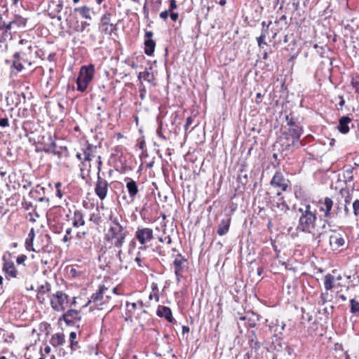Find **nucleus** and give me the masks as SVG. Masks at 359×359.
I'll return each mask as SVG.
<instances>
[{"label":"nucleus","mask_w":359,"mask_h":359,"mask_svg":"<svg viewBox=\"0 0 359 359\" xmlns=\"http://www.w3.org/2000/svg\"><path fill=\"white\" fill-rule=\"evenodd\" d=\"M270 184L273 187L278 188L282 191H286L289 187L290 181L283 176L281 172L277 171L272 177Z\"/></svg>","instance_id":"nucleus-10"},{"label":"nucleus","mask_w":359,"mask_h":359,"mask_svg":"<svg viewBox=\"0 0 359 359\" xmlns=\"http://www.w3.org/2000/svg\"><path fill=\"white\" fill-rule=\"evenodd\" d=\"M271 24V21H270L268 24H267V26H266V27H264V29H262V33H261V35L260 36H264V38L266 37V36L269 34V27Z\"/></svg>","instance_id":"nucleus-49"},{"label":"nucleus","mask_w":359,"mask_h":359,"mask_svg":"<svg viewBox=\"0 0 359 359\" xmlns=\"http://www.w3.org/2000/svg\"><path fill=\"white\" fill-rule=\"evenodd\" d=\"M142 10H143V13H144L145 18H149V8H148L147 1H145Z\"/></svg>","instance_id":"nucleus-52"},{"label":"nucleus","mask_w":359,"mask_h":359,"mask_svg":"<svg viewBox=\"0 0 359 359\" xmlns=\"http://www.w3.org/2000/svg\"><path fill=\"white\" fill-rule=\"evenodd\" d=\"M302 129L299 126L290 127L288 128V132L286 133V138L291 141L292 145L298 144L300 136L302 135Z\"/></svg>","instance_id":"nucleus-14"},{"label":"nucleus","mask_w":359,"mask_h":359,"mask_svg":"<svg viewBox=\"0 0 359 359\" xmlns=\"http://www.w3.org/2000/svg\"><path fill=\"white\" fill-rule=\"evenodd\" d=\"M240 320L245 321L246 326L254 327L256 326L257 321L259 320V316L255 313H248L244 316H241L239 318Z\"/></svg>","instance_id":"nucleus-20"},{"label":"nucleus","mask_w":359,"mask_h":359,"mask_svg":"<svg viewBox=\"0 0 359 359\" xmlns=\"http://www.w3.org/2000/svg\"><path fill=\"white\" fill-rule=\"evenodd\" d=\"M351 85L354 89L355 93L359 95V74L352 76Z\"/></svg>","instance_id":"nucleus-36"},{"label":"nucleus","mask_w":359,"mask_h":359,"mask_svg":"<svg viewBox=\"0 0 359 359\" xmlns=\"http://www.w3.org/2000/svg\"><path fill=\"white\" fill-rule=\"evenodd\" d=\"M334 278L332 275L331 274H327L325 276V278H324V285H325V289L327 291V290H330L333 286H334Z\"/></svg>","instance_id":"nucleus-30"},{"label":"nucleus","mask_w":359,"mask_h":359,"mask_svg":"<svg viewBox=\"0 0 359 359\" xmlns=\"http://www.w3.org/2000/svg\"><path fill=\"white\" fill-rule=\"evenodd\" d=\"M135 238L138 241L141 246L140 250H145L147 244L150 243L154 238V231L149 227L138 226L135 233Z\"/></svg>","instance_id":"nucleus-5"},{"label":"nucleus","mask_w":359,"mask_h":359,"mask_svg":"<svg viewBox=\"0 0 359 359\" xmlns=\"http://www.w3.org/2000/svg\"><path fill=\"white\" fill-rule=\"evenodd\" d=\"M170 11L169 10L163 11L160 13V18L163 20H166L168 18V16L170 15Z\"/></svg>","instance_id":"nucleus-56"},{"label":"nucleus","mask_w":359,"mask_h":359,"mask_svg":"<svg viewBox=\"0 0 359 359\" xmlns=\"http://www.w3.org/2000/svg\"><path fill=\"white\" fill-rule=\"evenodd\" d=\"M156 315L161 318H165L169 323H175L176 320L172 317L171 309L165 306H158Z\"/></svg>","instance_id":"nucleus-17"},{"label":"nucleus","mask_w":359,"mask_h":359,"mask_svg":"<svg viewBox=\"0 0 359 359\" xmlns=\"http://www.w3.org/2000/svg\"><path fill=\"white\" fill-rule=\"evenodd\" d=\"M177 7V4H176V1L175 0H171L170 3V8H169L168 10L171 12L174 9H176Z\"/></svg>","instance_id":"nucleus-57"},{"label":"nucleus","mask_w":359,"mask_h":359,"mask_svg":"<svg viewBox=\"0 0 359 359\" xmlns=\"http://www.w3.org/2000/svg\"><path fill=\"white\" fill-rule=\"evenodd\" d=\"M273 207L278 208L283 213H286L289 210V206L283 198H278L276 204L273 205Z\"/></svg>","instance_id":"nucleus-29"},{"label":"nucleus","mask_w":359,"mask_h":359,"mask_svg":"<svg viewBox=\"0 0 359 359\" xmlns=\"http://www.w3.org/2000/svg\"><path fill=\"white\" fill-rule=\"evenodd\" d=\"M55 147V143L54 142H52L50 146L47 149L45 148L44 151L48 153L53 152Z\"/></svg>","instance_id":"nucleus-60"},{"label":"nucleus","mask_w":359,"mask_h":359,"mask_svg":"<svg viewBox=\"0 0 359 359\" xmlns=\"http://www.w3.org/2000/svg\"><path fill=\"white\" fill-rule=\"evenodd\" d=\"M89 220L97 225L100 224L102 222L99 213H92L90 216Z\"/></svg>","instance_id":"nucleus-38"},{"label":"nucleus","mask_w":359,"mask_h":359,"mask_svg":"<svg viewBox=\"0 0 359 359\" xmlns=\"http://www.w3.org/2000/svg\"><path fill=\"white\" fill-rule=\"evenodd\" d=\"M351 312L354 315H359V302L355 299H351Z\"/></svg>","instance_id":"nucleus-37"},{"label":"nucleus","mask_w":359,"mask_h":359,"mask_svg":"<svg viewBox=\"0 0 359 359\" xmlns=\"http://www.w3.org/2000/svg\"><path fill=\"white\" fill-rule=\"evenodd\" d=\"M231 224V217L227 216L226 218L221 220L220 223L218 225L217 233L219 236H224L226 234L229 230V226Z\"/></svg>","instance_id":"nucleus-21"},{"label":"nucleus","mask_w":359,"mask_h":359,"mask_svg":"<svg viewBox=\"0 0 359 359\" xmlns=\"http://www.w3.org/2000/svg\"><path fill=\"white\" fill-rule=\"evenodd\" d=\"M301 215L299 218L297 230L302 232L313 233L316 228L317 215L316 210H312L310 204H305L298 209Z\"/></svg>","instance_id":"nucleus-2"},{"label":"nucleus","mask_w":359,"mask_h":359,"mask_svg":"<svg viewBox=\"0 0 359 359\" xmlns=\"http://www.w3.org/2000/svg\"><path fill=\"white\" fill-rule=\"evenodd\" d=\"M109 220L110 222L109 227L104 234V238L114 248H122L128 235L127 226L121 224L122 217L115 215L112 211L110 212Z\"/></svg>","instance_id":"nucleus-1"},{"label":"nucleus","mask_w":359,"mask_h":359,"mask_svg":"<svg viewBox=\"0 0 359 359\" xmlns=\"http://www.w3.org/2000/svg\"><path fill=\"white\" fill-rule=\"evenodd\" d=\"M102 164V163L101 161V157H100V156H99L97 157V173H99L100 175Z\"/></svg>","instance_id":"nucleus-61"},{"label":"nucleus","mask_w":359,"mask_h":359,"mask_svg":"<svg viewBox=\"0 0 359 359\" xmlns=\"http://www.w3.org/2000/svg\"><path fill=\"white\" fill-rule=\"evenodd\" d=\"M249 345L251 348L255 350H257L260 348V343L257 339L255 331L251 332V336L249 340Z\"/></svg>","instance_id":"nucleus-31"},{"label":"nucleus","mask_w":359,"mask_h":359,"mask_svg":"<svg viewBox=\"0 0 359 359\" xmlns=\"http://www.w3.org/2000/svg\"><path fill=\"white\" fill-rule=\"evenodd\" d=\"M285 323L278 319L272 320L269 324V327L271 332L274 333L275 337L281 335L285 330Z\"/></svg>","instance_id":"nucleus-16"},{"label":"nucleus","mask_w":359,"mask_h":359,"mask_svg":"<svg viewBox=\"0 0 359 359\" xmlns=\"http://www.w3.org/2000/svg\"><path fill=\"white\" fill-rule=\"evenodd\" d=\"M114 251L116 252V257H117V259H118L120 263H122L123 262V257H122L123 250H122V248H114Z\"/></svg>","instance_id":"nucleus-45"},{"label":"nucleus","mask_w":359,"mask_h":359,"mask_svg":"<svg viewBox=\"0 0 359 359\" xmlns=\"http://www.w3.org/2000/svg\"><path fill=\"white\" fill-rule=\"evenodd\" d=\"M125 181L126 182V187L128 190L130 201L133 202L139 193L138 186L136 182L131 178H126Z\"/></svg>","instance_id":"nucleus-15"},{"label":"nucleus","mask_w":359,"mask_h":359,"mask_svg":"<svg viewBox=\"0 0 359 359\" xmlns=\"http://www.w3.org/2000/svg\"><path fill=\"white\" fill-rule=\"evenodd\" d=\"M127 314L129 316H132L135 314V311L137 309L142 310V312L145 313V310L142 309L144 306L143 302L142 300H139L137 302H127L126 304Z\"/></svg>","instance_id":"nucleus-19"},{"label":"nucleus","mask_w":359,"mask_h":359,"mask_svg":"<svg viewBox=\"0 0 359 359\" xmlns=\"http://www.w3.org/2000/svg\"><path fill=\"white\" fill-rule=\"evenodd\" d=\"M69 297L62 291H57L50 297L52 309L57 312L64 311L69 305Z\"/></svg>","instance_id":"nucleus-6"},{"label":"nucleus","mask_w":359,"mask_h":359,"mask_svg":"<svg viewBox=\"0 0 359 359\" xmlns=\"http://www.w3.org/2000/svg\"><path fill=\"white\" fill-rule=\"evenodd\" d=\"M13 67H14L18 72H20L23 69V65L20 60H13Z\"/></svg>","instance_id":"nucleus-41"},{"label":"nucleus","mask_w":359,"mask_h":359,"mask_svg":"<svg viewBox=\"0 0 359 359\" xmlns=\"http://www.w3.org/2000/svg\"><path fill=\"white\" fill-rule=\"evenodd\" d=\"M26 259H27V256L25 255H21L17 257L16 262L18 264H22L25 262V261Z\"/></svg>","instance_id":"nucleus-53"},{"label":"nucleus","mask_w":359,"mask_h":359,"mask_svg":"<svg viewBox=\"0 0 359 359\" xmlns=\"http://www.w3.org/2000/svg\"><path fill=\"white\" fill-rule=\"evenodd\" d=\"M187 262V259L182 255V254H177L174 262L173 266L175 269V274L176 276L177 282L180 283L182 278V273L184 269V263Z\"/></svg>","instance_id":"nucleus-12"},{"label":"nucleus","mask_w":359,"mask_h":359,"mask_svg":"<svg viewBox=\"0 0 359 359\" xmlns=\"http://www.w3.org/2000/svg\"><path fill=\"white\" fill-rule=\"evenodd\" d=\"M150 70H151V68H150L149 69L146 68L144 72H140L137 76L138 79L141 80L142 79H143L144 81L153 83L154 81V76L153 73L151 72Z\"/></svg>","instance_id":"nucleus-25"},{"label":"nucleus","mask_w":359,"mask_h":359,"mask_svg":"<svg viewBox=\"0 0 359 359\" xmlns=\"http://www.w3.org/2000/svg\"><path fill=\"white\" fill-rule=\"evenodd\" d=\"M113 14L110 12H107L103 14L100 18L99 23V31L104 35H111V33L117 31V23L111 22Z\"/></svg>","instance_id":"nucleus-7"},{"label":"nucleus","mask_w":359,"mask_h":359,"mask_svg":"<svg viewBox=\"0 0 359 359\" xmlns=\"http://www.w3.org/2000/svg\"><path fill=\"white\" fill-rule=\"evenodd\" d=\"M353 213H354L355 216H358L359 215V200L358 199H356L353 203Z\"/></svg>","instance_id":"nucleus-44"},{"label":"nucleus","mask_w":359,"mask_h":359,"mask_svg":"<svg viewBox=\"0 0 359 359\" xmlns=\"http://www.w3.org/2000/svg\"><path fill=\"white\" fill-rule=\"evenodd\" d=\"M72 233V228H68L66 229L65 235L64 236L62 241L63 242L66 243L71 240L72 237L69 236V235Z\"/></svg>","instance_id":"nucleus-48"},{"label":"nucleus","mask_w":359,"mask_h":359,"mask_svg":"<svg viewBox=\"0 0 359 359\" xmlns=\"http://www.w3.org/2000/svg\"><path fill=\"white\" fill-rule=\"evenodd\" d=\"M109 183L106 180L101 177L100 175L97 173V182L95 183V193L98 198L103 201L107 196Z\"/></svg>","instance_id":"nucleus-9"},{"label":"nucleus","mask_w":359,"mask_h":359,"mask_svg":"<svg viewBox=\"0 0 359 359\" xmlns=\"http://www.w3.org/2000/svg\"><path fill=\"white\" fill-rule=\"evenodd\" d=\"M317 206L319 210L323 212V217L326 221L332 215H337L340 209L339 205H336L335 208L332 211L334 202L330 197H325L319 199L317 203Z\"/></svg>","instance_id":"nucleus-4"},{"label":"nucleus","mask_w":359,"mask_h":359,"mask_svg":"<svg viewBox=\"0 0 359 359\" xmlns=\"http://www.w3.org/2000/svg\"><path fill=\"white\" fill-rule=\"evenodd\" d=\"M81 319L80 311L75 309H69L62 314L59 320H64L67 325H74L76 321Z\"/></svg>","instance_id":"nucleus-11"},{"label":"nucleus","mask_w":359,"mask_h":359,"mask_svg":"<svg viewBox=\"0 0 359 359\" xmlns=\"http://www.w3.org/2000/svg\"><path fill=\"white\" fill-rule=\"evenodd\" d=\"M265 39L266 38H264V36H259L257 38V44L259 48H262L264 45H266Z\"/></svg>","instance_id":"nucleus-50"},{"label":"nucleus","mask_w":359,"mask_h":359,"mask_svg":"<svg viewBox=\"0 0 359 359\" xmlns=\"http://www.w3.org/2000/svg\"><path fill=\"white\" fill-rule=\"evenodd\" d=\"M94 149V147L92 144H88L86 149L83 150V161H90L92 160V150Z\"/></svg>","instance_id":"nucleus-33"},{"label":"nucleus","mask_w":359,"mask_h":359,"mask_svg":"<svg viewBox=\"0 0 359 359\" xmlns=\"http://www.w3.org/2000/svg\"><path fill=\"white\" fill-rule=\"evenodd\" d=\"M22 206L23 208H25L27 210L34 209V208L32 203L31 201H27L25 198L22 200Z\"/></svg>","instance_id":"nucleus-40"},{"label":"nucleus","mask_w":359,"mask_h":359,"mask_svg":"<svg viewBox=\"0 0 359 359\" xmlns=\"http://www.w3.org/2000/svg\"><path fill=\"white\" fill-rule=\"evenodd\" d=\"M75 12H79L86 19H90V8L87 6H82L74 8Z\"/></svg>","instance_id":"nucleus-35"},{"label":"nucleus","mask_w":359,"mask_h":359,"mask_svg":"<svg viewBox=\"0 0 359 359\" xmlns=\"http://www.w3.org/2000/svg\"><path fill=\"white\" fill-rule=\"evenodd\" d=\"M50 342L54 347L63 345L65 342L64 334L56 333L53 334L50 338Z\"/></svg>","instance_id":"nucleus-24"},{"label":"nucleus","mask_w":359,"mask_h":359,"mask_svg":"<svg viewBox=\"0 0 359 359\" xmlns=\"http://www.w3.org/2000/svg\"><path fill=\"white\" fill-rule=\"evenodd\" d=\"M50 290V285L46 283L44 285H41L40 288V291L42 292H49Z\"/></svg>","instance_id":"nucleus-55"},{"label":"nucleus","mask_w":359,"mask_h":359,"mask_svg":"<svg viewBox=\"0 0 359 359\" xmlns=\"http://www.w3.org/2000/svg\"><path fill=\"white\" fill-rule=\"evenodd\" d=\"M9 126L8 119L6 117L0 118V126L5 128Z\"/></svg>","instance_id":"nucleus-54"},{"label":"nucleus","mask_w":359,"mask_h":359,"mask_svg":"<svg viewBox=\"0 0 359 359\" xmlns=\"http://www.w3.org/2000/svg\"><path fill=\"white\" fill-rule=\"evenodd\" d=\"M162 0H151V8L154 12H157L161 5Z\"/></svg>","instance_id":"nucleus-39"},{"label":"nucleus","mask_w":359,"mask_h":359,"mask_svg":"<svg viewBox=\"0 0 359 359\" xmlns=\"http://www.w3.org/2000/svg\"><path fill=\"white\" fill-rule=\"evenodd\" d=\"M85 224V220L83 218V214L81 210H75L73 217L72 225L74 227H79Z\"/></svg>","instance_id":"nucleus-23"},{"label":"nucleus","mask_w":359,"mask_h":359,"mask_svg":"<svg viewBox=\"0 0 359 359\" xmlns=\"http://www.w3.org/2000/svg\"><path fill=\"white\" fill-rule=\"evenodd\" d=\"M170 18L172 21H177L178 20V18H179V15L177 13H175L173 11H171L170 13Z\"/></svg>","instance_id":"nucleus-58"},{"label":"nucleus","mask_w":359,"mask_h":359,"mask_svg":"<svg viewBox=\"0 0 359 359\" xmlns=\"http://www.w3.org/2000/svg\"><path fill=\"white\" fill-rule=\"evenodd\" d=\"M351 119L348 116H343L339 119V123L338 126L339 130L343 133L346 134L349 131L348 123H351Z\"/></svg>","instance_id":"nucleus-22"},{"label":"nucleus","mask_w":359,"mask_h":359,"mask_svg":"<svg viewBox=\"0 0 359 359\" xmlns=\"http://www.w3.org/2000/svg\"><path fill=\"white\" fill-rule=\"evenodd\" d=\"M344 244L345 240L341 233L334 232V233L330 236V245L333 250H337L340 247L344 246Z\"/></svg>","instance_id":"nucleus-18"},{"label":"nucleus","mask_w":359,"mask_h":359,"mask_svg":"<svg viewBox=\"0 0 359 359\" xmlns=\"http://www.w3.org/2000/svg\"><path fill=\"white\" fill-rule=\"evenodd\" d=\"M76 337V333L75 332H72L69 334V340L71 342H73Z\"/></svg>","instance_id":"nucleus-62"},{"label":"nucleus","mask_w":359,"mask_h":359,"mask_svg":"<svg viewBox=\"0 0 359 359\" xmlns=\"http://www.w3.org/2000/svg\"><path fill=\"white\" fill-rule=\"evenodd\" d=\"M3 271L5 273L6 278L10 280L11 278H18L19 273L15 268V264L13 260L8 259L6 255L3 256Z\"/></svg>","instance_id":"nucleus-8"},{"label":"nucleus","mask_w":359,"mask_h":359,"mask_svg":"<svg viewBox=\"0 0 359 359\" xmlns=\"http://www.w3.org/2000/svg\"><path fill=\"white\" fill-rule=\"evenodd\" d=\"M153 36V32H151V31H147L145 33V37H146V39H152Z\"/></svg>","instance_id":"nucleus-64"},{"label":"nucleus","mask_w":359,"mask_h":359,"mask_svg":"<svg viewBox=\"0 0 359 359\" xmlns=\"http://www.w3.org/2000/svg\"><path fill=\"white\" fill-rule=\"evenodd\" d=\"M35 237V231L34 229L32 228L29 233L28 236L25 240V248L29 251H35L34 248H33V241Z\"/></svg>","instance_id":"nucleus-26"},{"label":"nucleus","mask_w":359,"mask_h":359,"mask_svg":"<svg viewBox=\"0 0 359 359\" xmlns=\"http://www.w3.org/2000/svg\"><path fill=\"white\" fill-rule=\"evenodd\" d=\"M83 154H82L81 153H77L76 155V158L79 160L81 161V168H80L81 169V175L83 179H85V177L83 175V167L84 166V161H83Z\"/></svg>","instance_id":"nucleus-42"},{"label":"nucleus","mask_w":359,"mask_h":359,"mask_svg":"<svg viewBox=\"0 0 359 359\" xmlns=\"http://www.w3.org/2000/svg\"><path fill=\"white\" fill-rule=\"evenodd\" d=\"M135 261L137 263L138 266L140 267H143L145 264H142V259L141 257V253L140 252H137V257H135Z\"/></svg>","instance_id":"nucleus-51"},{"label":"nucleus","mask_w":359,"mask_h":359,"mask_svg":"<svg viewBox=\"0 0 359 359\" xmlns=\"http://www.w3.org/2000/svg\"><path fill=\"white\" fill-rule=\"evenodd\" d=\"M95 74V65L82 66L76 79L77 90L84 92L92 81Z\"/></svg>","instance_id":"nucleus-3"},{"label":"nucleus","mask_w":359,"mask_h":359,"mask_svg":"<svg viewBox=\"0 0 359 359\" xmlns=\"http://www.w3.org/2000/svg\"><path fill=\"white\" fill-rule=\"evenodd\" d=\"M285 118H286V121H287V124L289 126V128L294 127V126H297L295 123V121H294L293 118L290 117L289 115H287Z\"/></svg>","instance_id":"nucleus-46"},{"label":"nucleus","mask_w":359,"mask_h":359,"mask_svg":"<svg viewBox=\"0 0 359 359\" xmlns=\"http://www.w3.org/2000/svg\"><path fill=\"white\" fill-rule=\"evenodd\" d=\"M144 53L147 55H151L155 50L156 43L152 39H146L144 41Z\"/></svg>","instance_id":"nucleus-28"},{"label":"nucleus","mask_w":359,"mask_h":359,"mask_svg":"<svg viewBox=\"0 0 359 359\" xmlns=\"http://www.w3.org/2000/svg\"><path fill=\"white\" fill-rule=\"evenodd\" d=\"M14 25V23H12V21L9 23L5 25L3 27L0 28V32H7L8 31L11 30L12 26Z\"/></svg>","instance_id":"nucleus-47"},{"label":"nucleus","mask_w":359,"mask_h":359,"mask_svg":"<svg viewBox=\"0 0 359 359\" xmlns=\"http://www.w3.org/2000/svg\"><path fill=\"white\" fill-rule=\"evenodd\" d=\"M12 23H14V25L17 26L19 28L25 27L27 24V19L20 16L15 15L14 20L12 21Z\"/></svg>","instance_id":"nucleus-32"},{"label":"nucleus","mask_w":359,"mask_h":359,"mask_svg":"<svg viewBox=\"0 0 359 359\" xmlns=\"http://www.w3.org/2000/svg\"><path fill=\"white\" fill-rule=\"evenodd\" d=\"M139 90H140V97L142 100H143L145 98L147 90L145 86L141 83L139 86Z\"/></svg>","instance_id":"nucleus-43"},{"label":"nucleus","mask_w":359,"mask_h":359,"mask_svg":"<svg viewBox=\"0 0 359 359\" xmlns=\"http://www.w3.org/2000/svg\"><path fill=\"white\" fill-rule=\"evenodd\" d=\"M45 187L38 184L34 189H32L29 191V196L30 198L39 201V202H46L48 203L50 202V199L45 196Z\"/></svg>","instance_id":"nucleus-13"},{"label":"nucleus","mask_w":359,"mask_h":359,"mask_svg":"<svg viewBox=\"0 0 359 359\" xmlns=\"http://www.w3.org/2000/svg\"><path fill=\"white\" fill-rule=\"evenodd\" d=\"M63 1L62 0H53L49 5V8H53L54 11L60 13L62 9Z\"/></svg>","instance_id":"nucleus-34"},{"label":"nucleus","mask_w":359,"mask_h":359,"mask_svg":"<svg viewBox=\"0 0 359 359\" xmlns=\"http://www.w3.org/2000/svg\"><path fill=\"white\" fill-rule=\"evenodd\" d=\"M193 119L191 117H188L186 121V123L184 125V130H187L189 126L192 123Z\"/></svg>","instance_id":"nucleus-59"},{"label":"nucleus","mask_w":359,"mask_h":359,"mask_svg":"<svg viewBox=\"0 0 359 359\" xmlns=\"http://www.w3.org/2000/svg\"><path fill=\"white\" fill-rule=\"evenodd\" d=\"M70 346L72 351L76 350L78 348V342L76 341L71 342Z\"/></svg>","instance_id":"nucleus-63"},{"label":"nucleus","mask_w":359,"mask_h":359,"mask_svg":"<svg viewBox=\"0 0 359 359\" xmlns=\"http://www.w3.org/2000/svg\"><path fill=\"white\" fill-rule=\"evenodd\" d=\"M104 290H106L104 286H100L99 287L98 291L92 294L90 299L86 304V306H88L91 302H98L99 301H100L102 299L103 292Z\"/></svg>","instance_id":"nucleus-27"}]
</instances>
